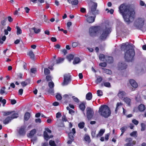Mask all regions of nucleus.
<instances>
[{
    "label": "nucleus",
    "mask_w": 146,
    "mask_h": 146,
    "mask_svg": "<svg viewBox=\"0 0 146 146\" xmlns=\"http://www.w3.org/2000/svg\"><path fill=\"white\" fill-rule=\"evenodd\" d=\"M119 9L125 21L127 24H129L133 21L135 17V12L134 10L129 5L126 3L123 4L119 7Z\"/></svg>",
    "instance_id": "obj_1"
},
{
    "label": "nucleus",
    "mask_w": 146,
    "mask_h": 146,
    "mask_svg": "<svg viewBox=\"0 0 146 146\" xmlns=\"http://www.w3.org/2000/svg\"><path fill=\"white\" fill-rule=\"evenodd\" d=\"M121 50L124 51V58L126 61L128 62H132L134 60L135 53L133 46L126 42L122 44L121 47Z\"/></svg>",
    "instance_id": "obj_2"
},
{
    "label": "nucleus",
    "mask_w": 146,
    "mask_h": 146,
    "mask_svg": "<svg viewBox=\"0 0 146 146\" xmlns=\"http://www.w3.org/2000/svg\"><path fill=\"white\" fill-rule=\"evenodd\" d=\"M97 4L93 3L88 12L85 16L86 17V21L89 23H92L95 20L96 15L99 13V11L96 10Z\"/></svg>",
    "instance_id": "obj_3"
},
{
    "label": "nucleus",
    "mask_w": 146,
    "mask_h": 146,
    "mask_svg": "<svg viewBox=\"0 0 146 146\" xmlns=\"http://www.w3.org/2000/svg\"><path fill=\"white\" fill-rule=\"evenodd\" d=\"M98 113L101 116L106 118L110 115L111 111L107 105H102L99 108Z\"/></svg>",
    "instance_id": "obj_4"
},
{
    "label": "nucleus",
    "mask_w": 146,
    "mask_h": 146,
    "mask_svg": "<svg viewBox=\"0 0 146 146\" xmlns=\"http://www.w3.org/2000/svg\"><path fill=\"white\" fill-rule=\"evenodd\" d=\"M111 32V29L110 28L106 26L103 27L100 30V39L102 40H105Z\"/></svg>",
    "instance_id": "obj_5"
},
{
    "label": "nucleus",
    "mask_w": 146,
    "mask_h": 146,
    "mask_svg": "<svg viewBox=\"0 0 146 146\" xmlns=\"http://www.w3.org/2000/svg\"><path fill=\"white\" fill-rule=\"evenodd\" d=\"M145 20L144 18H139L136 20L135 22V24L137 28H141L143 26Z\"/></svg>",
    "instance_id": "obj_6"
},
{
    "label": "nucleus",
    "mask_w": 146,
    "mask_h": 146,
    "mask_svg": "<svg viewBox=\"0 0 146 146\" xmlns=\"http://www.w3.org/2000/svg\"><path fill=\"white\" fill-rule=\"evenodd\" d=\"M100 29V27L98 26L92 27H90L89 29V32L90 36H95Z\"/></svg>",
    "instance_id": "obj_7"
},
{
    "label": "nucleus",
    "mask_w": 146,
    "mask_h": 146,
    "mask_svg": "<svg viewBox=\"0 0 146 146\" xmlns=\"http://www.w3.org/2000/svg\"><path fill=\"white\" fill-rule=\"evenodd\" d=\"M86 115L88 119H90L93 117L94 112L93 109L90 107H87L86 109Z\"/></svg>",
    "instance_id": "obj_8"
},
{
    "label": "nucleus",
    "mask_w": 146,
    "mask_h": 146,
    "mask_svg": "<svg viewBox=\"0 0 146 146\" xmlns=\"http://www.w3.org/2000/svg\"><path fill=\"white\" fill-rule=\"evenodd\" d=\"M64 82L62 84L63 85H67L71 81V76L69 74H66L64 75Z\"/></svg>",
    "instance_id": "obj_9"
},
{
    "label": "nucleus",
    "mask_w": 146,
    "mask_h": 146,
    "mask_svg": "<svg viewBox=\"0 0 146 146\" xmlns=\"http://www.w3.org/2000/svg\"><path fill=\"white\" fill-rule=\"evenodd\" d=\"M26 126L25 125L21 126L19 130L18 133L21 135H24L26 133L25 129Z\"/></svg>",
    "instance_id": "obj_10"
},
{
    "label": "nucleus",
    "mask_w": 146,
    "mask_h": 146,
    "mask_svg": "<svg viewBox=\"0 0 146 146\" xmlns=\"http://www.w3.org/2000/svg\"><path fill=\"white\" fill-rule=\"evenodd\" d=\"M127 67V65L125 63L119 62L117 67L119 70H122L126 69Z\"/></svg>",
    "instance_id": "obj_11"
},
{
    "label": "nucleus",
    "mask_w": 146,
    "mask_h": 146,
    "mask_svg": "<svg viewBox=\"0 0 146 146\" xmlns=\"http://www.w3.org/2000/svg\"><path fill=\"white\" fill-rule=\"evenodd\" d=\"M76 133V131L74 128L72 129V132L69 133L68 134V136L69 139L72 140H74V135Z\"/></svg>",
    "instance_id": "obj_12"
},
{
    "label": "nucleus",
    "mask_w": 146,
    "mask_h": 146,
    "mask_svg": "<svg viewBox=\"0 0 146 146\" xmlns=\"http://www.w3.org/2000/svg\"><path fill=\"white\" fill-rule=\"evenodd\" d=\"M129 82L131 86L133 88H135L137 87L138 84L134 80L131 79L130 80Z\"/></svg>",
    "instance_id": "obj_13"
},
{
    "label": "nucleus",
    "mask_w": 146,
    "mask_h": 146,
    "mask_svg": "<svg viewBox=\"0 0 146 146\" xmlns=\"http://www.w3.org/2000/svg\"><path fill=\"white\" fill-rule=\"evenodd\" d=\"M125 92L122 90H119L118 94V96L120 99H122L125 96Z\"/></svg>",
    "instance_id": "obj_14"
},
{
    "label": "nucleus",
    "mask_w": 146,
    "mask_h": 146,
    "mask_svg": "<svg viewBox=\"0 0 146 146\" xmlns=\"http://www.w3.org/2000/svg\"><path fill=\"white\" fill-rule=\"evenodd\" d=\"M138 109L140 111L143 112L146 109V108L144 105L141 104L139 106Z\"/></svg>",
    "instance_id": "obj_15"
},
{
    "label": "nucleus",
    "mask_w": 146,
    "mask_h": 146,
    "mask_svg": "<svg viewBox=\"0 0 146 146\" xmlns=\"http://www.w3.org/2000/svg\"><path fill=\"white\" fill-rule=\"evenodd\" d=\"M44 138L45 140L47 141L50 138L52 137L53 136L52 135L50 136H49L47 133V132L46 131H44Z\"/></svg>",
    "instance_id": "obj_16"
},
{
    "label": "nucleus",
    "mask_w": 146,
    "mask_h": 146,
    "mask_svg": "<svg viewBox=\"0 0 146 146\" xmlns=\"http://www.w3.org/2000/svg\"><path fill=\"white\" fill-rule=\"evenodd\" d=\"M124 102L129 106H130L131 105V99L127 97H125L124 98Z\"/></svg>",
    "instance_id": "obj_17"
},
{
    "label": "nucleus",
    "mask_w": 146,
    "mask_h": 146,
    "mask_svg": "<svg viewBox=\"0 0 146 146\" xmlns=\"http://www.w3.org/2000/svg\"><path fill=\"white\" fill-rule=\"evenodd\" d=\"M80 61V59L79 58L76 57L74 58L73 63L74 64H77L79 63Z\"/></svg>",
    "instance_id": "obj_18"
},
{
    "label": "nucleus",
    "mask_w": 146,
    "mask_h": 146,
    "mask_svg": "<svg viewBox=\"0 0 146 146\" xmlns=\"http://www.w3.org/2000/svg\"><path fill=\"white\" fill-rule=\"evenodd\" d=\"M106 60L107 62L109 63H112L113 61V57L111 56H107Z\"/></svg>",
    "instance_id": "obj_19"
},
{
    "label": "nucleus",
    "mask_w": 146,
    "mask_h": 146,
    "mask_svg": "<svg viewBox=\"0 0 146 146\" xmlns=\"http://www.w3.org/2000/svg\"><path fill=\"white\" fill-rule=\"evenodd\" d=\"M30 31H31V30L34 31L35 33L36 34H38L41 31V29H37L35 27H33L32 28L29 29Z\"/></svg>",
    "instance_id": "obj_20"
},
{
    "label": "nucleus",
    "mask_w": 146,
    "mask_h": 146,
    "mask_svg": "<svg viewBox=\"0 0 146 146\" xmlns=\"http://www.w3.org/2000/svg\"><path fill=\"white\" fill-rule=\"evenodd\" d=\"M12 120L11 117H7L3 121V123L5 124H7L9 123Z\"/></svg>",
    "instance_id": "obj_21"
},
{
    "label": "nucleus",
    "mask_w": 146,
    "mask_h": 146,
    "mask_svg": "<svg viewBox=\"0 0 146 146\" xmlns=\"http://www.w3.org/2000/svg\"><path fill=\"white\" fill-rule=\"evenodd\" d=\"M92 97V94L91 92H88L86 95V100H91Z\"/></svg>",
    "instance_id": "obj_22"
},
{
    "label": "nucleus",
    "mask_w": 146,
    "mask_h": 146,
    "mask_svg": "<svg viewBox=\"0 0 146 146\" xmlns=\"http://www.w3.org/2000/svg\"><path fill=\"white\" fill-rule=\"evenodd\" d=\"M103 70V72L104 73H106L107 74H111L112 73L111 71L110 70L104 68H102Z\"/></svg>",
    "instance_id": "obj_23"
},
{
    "label": "nucleus",
    "mask_w": 146,
    "mask_h": 146,
    "mask_svg": "<svg viewBox=\"0 0 146 146\" xmlns=\"http://www.w3.org/2000/svg\"><path fill=\"white\" fill-rule=\"evenodd\" d=\"M122 105V104L121 102H118L117 103L116 107L115 110V112L116 113L120 107Z\"/></svg>",
    "instance_id": "obj_24"
},
{
    "label": "nucleus",
    "mask_w": 146,
    "mask_h": 146,
    "mask_svg": "<svg viewBox=\"0 0 146 146\" xmlns=\"http://www.w3.org/2000/svg\"><path fill=\"white\" fill-rule=\"evenodd\" d=\"M79 108L82 111H84L86 108L85 104L83 103L80 104L79 106Z\"/></svg>",
    "instance_id": "obj_25"
},
{
    "label": "nucleus",
    "mask_w": 146,
    "mask_h": 146,
    "mask_svg": "<svg viewBox=\"0 0 146 146\" xmlns=\"http://www.w3.org/2000/svg\"><path fill=\"white\" fill-rule=\"evenodd\" d=\"M105 131V130L103 129H101L100 130L99 133L97 134V137H100L103 135Z\"/></svg>",
    "instance_id": "obj_26"
},
{
    "label": "nucleus",
    "mask_w": 146,
    "mask_h": 146,
    "mask_svg": "<svg viewBox=\"0 0 146 146\" xmlns=\"http://www.w3.org/2000/svg\"><path fill=\"white\" fill-rule=\"evenodd\" d=\"M30 113L28 112H26L25 115L24 116V119L26 121H27L29 120V119L30 117Z\"/></svg>",
    "instance_id": "obj_27"
},
{
    "label": "nucleus",
    "mask_w": 146,
    "mask_h": 146,
    "mask_svg": "<svg viewBox=\"0 0 146 146\" xmlns=\"http://www.w3.org/2000/svg\"><path fill=\"white\" fill-rule=\"evenodd\" d=\"M36 130L35 129H33L30 132L29 134L28 137H31L35 133Z\"/></svg>",
    "instance_id": "obj_28"
},
{
    "label": "nucleus",
    "mask_w": 146,
    "mask_h": 146,
    "mask_svg": "<svg viewBox=\"0 0 146 146\" xmlns=\"http://www.w3.org/2000/svg\"><path fill=\"white\" fill-rule=\"evenodd\" d=\"M102 78L100 76H98L97 79L95 81V82L97 84H98L102 81Z\"/></svg>",
    "instance_id": "obj_29"
},
{
    "label": "nucleus",
    "mask_w": 146,
    "mask_h": 146,
    "mask_svg": "<svg viewBox=\"0 0 146 146\" xmlns=\"http://www.w3.org/2000/svg\"><path fill=\"white\" fill-rule=\"evenodd\" d=\"M74 58V56L72 54L68 55L66 56V58L70 62L71 60H73Z\"/></svg>",
    "instance_id": "obj_30"
},
{
    "label": "nucleus",
    "mask_w": 146,
    "mask_h": 146,
    "mask_svg": "<svg viewBox=\"0 0 146 146\" xmlns=\"http://www.w3.org/2000/svg\"><path fill=\"white\" fill-rule=\"evenodd\" d=\"M28 55L30 56L31 58L34 60L35 58V55L32 51H30L28 54Z\"/></svg>",
    "instance_id": "obj_31"
},
{
    "label": "nucleus",
    "mask_w": 146,
    "mask_h": 146,
    "mask_svg": "<svg viewBox=\"0 0 146 146\" xmlns=\"http://www.w3.org/2000/svg\"><path fill=\"white\" fill-rule=\"evenodd\" d=\"M99 58L102 61H104V59H106V57L103 54H100L99 55Z\"/></svg>",
    "instance_id": "obj_32"
},
{
    "label": "nucleus",
    "mask_w": 146,
    "mask_h": 146,
    "mask_svg": "<svg viewBox=\"0 0 146 146\" xmlns=\"http://www.w3.org/2000/svg\"><path fill=\"white\" fill-rule=\"evenodd\" d=\"M48 86L50 88H53L54 86V84L52 81L49 82Z\"/></svg>",
    "instance_id": "obj_33"
},
{
    "label": "nucleus",
    "mask_w": 146,
    "mask_h": 146,
    "mask_svg": "<svg viewBox=\"0 0 146 146\" xmlns=\"http://www.w3.org/2000/svg\"><path fill=\"white\" fill-rule=\"evenodd\" d=\"M127 127H123L120 129V130L122 132L121 135L124 133L125 131L126 130Z\"/></svg>",
    "instance_id": "obj_34"
},
{
    "label": "nucleus",
    "mask_w": 146,
    "mask_h": 146,
    "mask_svg": "<svg viewBox=\"0 0 146 146\" xmlns=\"http://www.w3.org/2000/svg\"><path fill=\"white\" fill-rule=\"evenodd\" d=\"M16 28L17 29V35H18L19 34H21L22 30H21V29L20 28H19L18 26H17Z\"/></svg>",
    "instance_id": "obj_35"
},
{
    "label": "nucleus",
    "mask_w": 146,
    "mask_h": 146,
    "mask_svg": "<svg viewBox=\"0 0 146 146\" xmlns=\"http://www.w3.org/2000/svg\"><path fill=\"white\" fill-rule=\"evenodd\" d=\"M137 133L136 131H134L130 133V135L132 137H137Z\"/></svg>",
    "instance_id": "obj_36"
},
{
    "label": "nucleus",
    "mask_w": 146,
    "mask_h": 146,
    "mask_svg": "<svg viewBox=\"0 0 146 146\" xmlns=\"http://www.w3.org/2000/svg\"><path fill=\"white\" fill-rule=\"evenodd\" d=\"M64 60V58H60L56 60V63L59 64L62 62Z\"/></svg>",
    "instance_id": "obj_37"
},
{
    "label": "nucleus",
    "mask_w": 146,
    "mask_h": 146,
    "mask_svg": "<svg viewBox=\"0 0 146 146\" xmlns=\"http://www.w3.org/2000/svg\"><path fill=\"white\" fill-rule=\"evenodd\" d=\"M18 117V114L17 113H15L12 114L11 117L12 119L15 118H16Z\"/></svg>",
    "instance_id": "obj_38"
},
{
    "label": "nucleus",
    "mask_w": 146,
    "mask_h": 146,
    "mask_svg": "<svg viewBox=\"0 0 146 146\" xmlns=\"http://www.w3.org/2000/svg\"><path fill=\"white\" fill-rule=\"evenodd\" d=\"M49 144L50 146H56V145L54 141L50 140L49 142Z\"/></svg>",
    "instance_id": "obj_39"
},
{
    "label": "nucleus",
    "mask_w": 146,
    "mask_h": 146,
    "mask_svg": "<svg viewBox=\"0 0 146 146\" xmlns=\"http://www.w3.org/2000/svg\"><path fill=\"white\" fill-rule=\"evenodd\" d=\"M141 130L142 131H144L145 129L146 125H145L143 123H142L141 124Z\"/></svg>",
    "instance_id": "obj_40"
},
{
    "label": "nucleus",
    "mask_w": 146,
    "mask_h": 146,
    "mask_svg": "<svg viewBox=\"0 0 146 146\" xmlns=\"http://www.w3.org/2000/svg\"><path fill=\"white\" fill-rule=\"evenodd\" d=\"M84 122H80L78 124V127L81 129L83 128L84 126Z\"/></svg>",
    "instance_id": "obj_41"
},
{
    "label": "nucleus",
    "mask_w": 146,
    "mask_h": 146,
    "mask_svg": "<svg viewBox=\"0 0 146 146\" xmlns=\"http://www.w3.org/2000/svg\"><path fill=\"white\" fill-rule=\"evenodd\" d=\"M50 70L47 68H45L44 69V73L45 75H48L50 73Z\"/></svg>",
    "instance_id": "obj_42"
},
{
    "label": "nucleus",
    "mask_w": 146,
    "mask_h": 146,
    "mask_svg": "<svg viewBox=\"0 0 146 146\" xmlns=\"http://www.w3.org/2000/svg\"><path fill=\"white\" fill-rule=\"evenodd\" d=\"M56 97L57 99L58 100H60L62 99V96L61 95L59 94H57L56 96Z\"/></svg>",
    "instance_id": "obj_43"
},
{
    "label": "nucleus",
    "mask_w": 146,
    "mask_h": 146,
    "mask_svg": "<svg viewBox=\"0 0 146 146\" xmlns=\"http://www.w3.org/2000/svg\"><path fill=\"white\" fill-rule=\"evenodd\" d=\"M72 96V95L69 94H66L64 95L63 96V98H64L65 99H68L70 98V97Z\"/></svg>",
    "instance_id": "obj_44"
},
{
    "label": "nucleus",
    "mask_w": 146,
    "mask_h": 146,
    "mask_svg": "<svg viewBox=\"0 0 146 146\" xmlns=\"http://www.w3.org/2000/svg\"><path fill=\"white\" fill-rule=\"evenodd\" d=\"M78 0H72L71 1V3L72 5H76L78 4Z\"/></svg>",
    "instance_id": "obj_45"
},
{
    "label": "nucleus",
    "mask_w": 146,
    "mask_h": 146,
    "mask_svg": "<svg viewBox=\"0 0 146 146\" xmlns=\"http://www.w3.org/2000/svg\"><path fill=\"white\" fill-rule=\"evenodd\" d=\"M97 94L98 96H101L103 95V92L101 90H98L97 91Z\"/></svg>",
    "instance_id": "obj_46"
},
{
    "label": "nucleus",
    "mask_w": 146,
    "mask_h": 146,
    "mask_svg": "<svg viewBox=\"0 0 146 146\" xmlns=\"http://www.w3.org/2000/svg\"><path fill=\"white\" fill-rule=\"evenodd\" d=\"M84 139L85 140L88 142H90V138L89 136L87 135L85 136Z\"/></svg>",
    "instance_id": "obj_47"
},
{
    "label": "nucleus",
    "mask_w": 146,
    "mask_h": 146,
    "mask_svg": "<svg viewBox=\"0 0 146 146\" xmlns=\"http://www.w3.org/2000/svg\"><path fill=\"white\" fill-rule=\"evenodd\" d=\"M104 85L108 87H111V84L109 82H105L104 83Z\"/></svg>",
    "instance_id": "obj_48"
},
{
    "label": "nucleus",
    "mask_w": 146,
    "mask_h": 146,
    "mask_svg": "<svg viewBox=\"0 0 146 146\" xmlns=\"http://www.w3.org/2000/svg\"><path fill=\"white\" fill-rule=\"evenodd\" d=\"M72 98L75 102L76 103H78L79 102V100L76 97L74 96H72Z\"/></svg>",
    "instance_id": "obj_49"
},
{
    "label": "nucleus",
    "mask_w": 146,
    "mask_h": 146,
    "mask_svg": "<svg viewBox=\"0 0 146 146\" xmlns=\"http://www.w3.org/2000/svg\"><path fill=\"white\" fill-rule=\"evenodd\" d=\"M7 21L6 18H5L3 20L1 21V24L3 26H5L6 25V22Z\"/></svg>",
    "instance_id": "obj_50"
},
{
    "label": "nucleus",
    "mask_w": 146,
    "mask_h": 146,
    "mask_svg": "<svg viewBox=\"0 0 146 146\" xmlns=\"http://www.w3.org/2000/svg\"><path fill=\"white\" fill-rule=\"evenodd\" d=\"M46 79L47 81H51L52 78L50 75H47L46 77Z\"/></svg>",
    "instance_id": "obj_51"
},
{
    "label": "nucleus",
    "mask_w": 146,
    "mask_h": 146,
    "mask_svg": "<svg viewBox=\"0 0 146 146\" xmlns=\"http://www.w3.org/2000/svg\"><path fill=\"white\" fill-rule=\"evenodd\" d=\"M36 72V70L35 68H31L30 70V72L31 73L35 74Z\"/></svg>",
    "instance_id": "obj_52"
},
{
    "label": "nucleus",
    "mask_w": 146,
    "mask_h": 146,
    "mask_svg": "<svg viewBox=\"0 0 146 146\" xmlns=\"http://www.w3.org/2000/svg\"><path fill=\"white\" fill-rule=\"evenodd\" d=\"M5 87H4L2 88L0 90V93L1 94H3L4 93H5V92L4 90L5 89Z\"/></svg>",
    "instance_id": "obj_53"
},
{
    "label": "nucleus",
    "mask_w": 146,
    "mask_h": 146,
    "mask_svg": "<svg viewBox=\"0 0 146 146\" xmlns=\"http://www.w3.org/2000/svg\"><path fill=\"white\" fill-rule=\"evenodd\" d=\"M99 65L101 67H105L107 65L106 63L105 62L101 63Z\"/></svg>",
    "instance_id": "obj_54"
},
{
    "label": "nucleus",
    "mask_w": 146,
    "mask_h": 146,
    "mask_svg": "<svg viewBox=\"0 0 146 146\" xmlns=\"http://www.w3.org/2000/svg\"><path fill=\"white\" fill-rule=\"evenodd\" d=\"M132 123L135 125H137L139 123V121L135 119H133L132 120Z\"/></svg>",
    "instance_id": "obj_55"
},
{
    "label": "nucleus",
    "mask_w": 146,
    "mask_h": 146,
    "mask_svg": "<svg viewBox=\"0 0 146 146\" xmlns=\"http://www.w3.org/2000/svg\"><path fill=\"white\" fill-rule=\"evenodd\" d=\"M12 112H10L9 111L5 112L4 113L3 115L4 116L7 115H10L12 113Z\"/></svg>",
    "instance_id": "obj_56"
},
{
    "label": "nucleus",
    "mask_w": 146,
    "mask_h": 146,
    "mask_svg": "<svg viewBox=\"0 0 146 146\" xmlns=\"http://www.w3.org/2000/svg\"><path fill=\"white\" fill-rule=\"evenodd\" d=\"M78 43L77 42H74L72 44V46L73 47H75L78 46Z\"/></svg>",
    "instance_id": "obj_57"
},
{
    "label": "nucleus",
    "mask_w": 146,
    "mask_h": 146,
    "mask_svg": "<svg viewBox=\"0 0 146 146\" xmlns=\"http://www.w3.org/2000/svg\"><path fill=\"white\" fill-rule=\"evenodd\" d=\"M10 101L11 104L13 105L15 104L17 102L16 101L15 99H11Z\"/></svg>",
    "instance_id": "obj_58"
},
{
    "label": "nucleus",
    "mask_w": 146,
    "mask_h": 146,
    "mask_svg": "<svg viewBox=\"0 0 146 146\" xmlns=\"http://www.w3.org/2000/svg\"><path fill=\"white\" fill-rule=\"evenodd\" d=\"M61 116V113L59 112H58L56 115V117L57 118H59Z\"/></svg>",
    "instance_id": "obj_59"
},
{
    "label": "nucleus",
    "mask_w": 146,
    "mask_h": 146,
    "mask_svg": "<svg viewBox=\"0 0 146 146\" xmlns=\"http://www.w3.org/2000/svg\"><path fill=\"white\" fill-rule=\"evenodd\" d=\"M21 84L23 87H25L27 85V82H25V81L22 82H21Z\"/></svg>",
    "instance_id": "obj_60"
},
{
    "label": "nucleus",
    "mask_w": 146,
    "mask_h": 146,
    "mask_svg": "<svg viewBox=\"0 0 146 146\" xmlns=\"http://www.w3.org/2000/svg\"><path fill=\"white\" fill-rule=\"evenodd\" d=\"M23 74L21 73L18 74L17 77L18 79H22L23 77Z\"/></svg>",
    "instance_id": "obj_61"
},
{
    "label": "nucleus",
    "mask_w": 146,
    "mask_h": 146,
    "mask_svg": "<svg viewBox=\"0 0 146 146\" xmlns=\"http://www.w3.org/2000/svg\"><path fill=\"white\" fill-rule=\"evenodd\" d=\"M8 20L9 22H11L13 21V19L11 16H9L8 17Z\"/></svg>",
    "instance_id": "obj_62"
},
{
    "label": "nucleus",
    "mask_w": 146,
    "mask_h": 146,
    "mask_svg": "<svg viewBox=\"0 0 146 146\" xmlns=\"http://www.w3.org/2000/svg\"><path fill=\"white\" fill-rule=\"evenodd\" d=\"M19 94L21 95L23 93V90L22 89H20L19 90Z\"/></svg>",
    "instance_id": "obj_63"
},
{
    "label": "nucleus",
    "mask_w": 146,
    "mask_h": 146,
    "mask_svg": "<svg viewBox=\"0 0 146 146\" xmlns=\"http://www.w3.org/2000/svg\"><path fill=\"white\" fill-rule=\"evenodd\" d=\"M132 139L131 138H127L126 140V142H129V143H131L132 141Z\"/></svg>",
    "instance_id": "obj_64"
}]
</instances>
